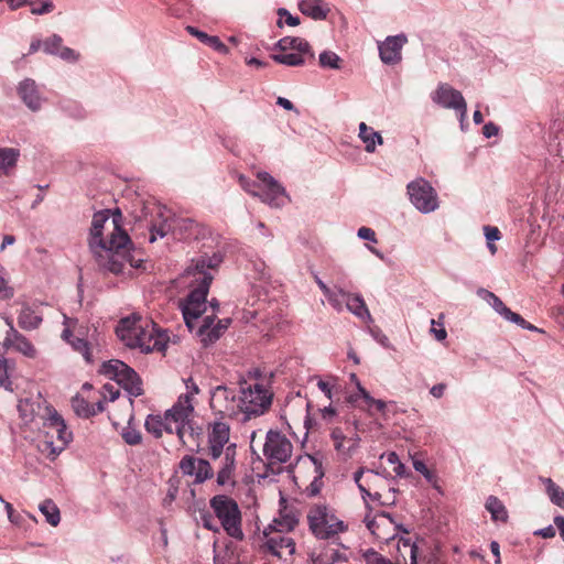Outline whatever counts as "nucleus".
Wrapping results in <instances>:
<instances>
[{
  "mask_svg": "<svg viewBox=\"0 0 564 564\" xmlns=\"http://www.w3.org/2000/svg\"><path fill=\"white\" fill-rule=\"evenodd\" d=\"M122 214L105 209L94 214L90 227L89 249L100 270L112 274H124L127 268L141 267L142 259L132 254V241L121 228Z\"/></svg>",
  "mask_w": 564,
  "mask_h": 564,
  "instance_id": "obj_1",
  "label": "nucleus"
},
{
  "mask_svg": "<svg viewBox=\"0 0 564 564\" xmlns=\"http://www.w3.org/2000/svg\"><path fill=\"white\" fill-rule=\"evenodd\" d=\"M223 262V256L214 252L212 256L204 254L192 260L186 269V275L194 278L189 294L181 303V311L187 328L193 332L196 326V335L204 346L215 343L221 336V330L214 325L215 315L206 316L200 321L202 314L206 311V297L210 283L214 279L213 272Z\"/></svg>",
  "mask_w": 564,
  "mask_h": 564,
  "instance_id": "obj_2",
  "label": "nucleus"
},
{
  "mask_svg": "<svg viewBox=\"0 0 564 564\" xmlns=\"http://www.w3.org/2000/svg\"><path fill=\"white\" fill-rule=\"evenodd\" d=\"M116 334L124 346L142 352L162 351L167 340L166 335L156 329L151 321L137 315L122 318Z\"/></svg>",
  "mask_w": 564,
  "mask_h": 564,
  "instance_id": "obj_3",
  "label": "nucleus"
},
{
  "mask_svg": "<svg viewBox=\"0 0 564 564\" xmlns=\"http://www.w3.org/2000/svg\"><path fill=\"white\" fill-rule=\"evenodd\" d=\"M185 392H182L176 402L166 411L167 417L173 423V429L180 442L183 445L192 446L196 444V436L193 427L195 419V397L199 394L200 389L193 378L183 380Z\"/></svg>",
  "mask_w": 564,
  "mask_h": 564,
  "instance_id": "obj_4",
  "label": "nucleus"
},
{
  "mask_svg": "<svg viewBox=\"0 0 564 564\" xmlns=\"http://www.w3.org/2000/svg\"><path fill=\"white\" fill-rule=\"evenodd\" d=\"M46 417L42 426L45 440L42 451L47 452L53 459L59 455L73 440V433L68 431L65 421L57 411L50 405H44Z\"/></svg>",
  "mask_w": 564,
  "mask_h": 564,
  "instance_id": "obj_5",
  "label": "nucleus"
},
{
  "mask_svg": "<svg viewBox=\"0 0 564 564\" xmlns=\"http://www.w3.org/2000/svg\"><path fill=\"white\" fill-rule=\"evenodd\" d=\"M307 523L312 534L319 540H328L347 530L335 511L324 503H314L307 511Z\"/></svg>",
  "mask_w": 564,
  "mask_h": 564,
  "instance_id": "obj_6",
  "label": "nucleus"
},
{
  "mask_svg": "<svg viewBox=\"0 0 564 564\" xmlns=\"http://www.w3.org/2000/svg\"><path fill=\"white\" fill-rule=\"evenodd\" d=\"M209 503L225 532L238 541L243 540L245 534L241 528V512L238 503L226 495L213 497Z\"/></svg>",
  "mask_w": 564,
  "mask_h": 564,
  "instance_id": "obj_7",
  "label": "nucleus"
},
{
  "mask_svg": "<svg viewBox=\"0 0 564 564\" xmlns=\"http://www.w3.org/2000/svg\"><path fill=\"white\" fill-rule=\"evenodd\" d=\"M241 421L263 414L271 405L272 393L260 383L241 386L239 394Z\"/></svg>",
  "mask_w": 564,
  "mask_h": 564,
  "instance_id": "obj_8",
  "label": "nucleus"
},
{
  "mask_svg": "<svg viewBox=\"0 0 564 564\" xmlns=\"http://www.w3.org/2000/svg\"><path fill=\"white\" fill-rule=\"evenodd\" d=\"M101 372L117 381L131 397L143 394L142 381L139 375L124 362L112 359L102 364Z\"/></svg>",
  "mask_w": 564,
  "mask_h": 564,
  "instance_id": "obj_9",
  "label": "nucleus"
},
{
  "mask_svg": "<svg viewBox=\"0 0 564 564\" xmlns=\"http://www.w3.org/2000/svg\"><path fill=\"white\" fill-rule=\"evenodd\" d=\"M209 405L220 419H234L241 415V405L237 392L227 386H217L209 392Z\"/></svg>",
  "mask_w": 564,
  "mask_h": 564,
  "instance_id": "obj_10",
  "label": "nucleus"
},
{
  "mask_svg": "<svg viewBox=\"0 0 564 564\" xmlns=\"http://www.w3.org/2000/svg\"><path fill=\"white\" fill-rule=\"evenodd\" d=\"M406 193L411 204L422 214H430L440 206L438 195L431 183L417 177L406 185Z\"/></svg>",
  "mask_w": 564,
  "mask_h": 564,
  "instance_id": "obj_11",
  "label": "nucleus"
},
{
  "mask_svg": "<svg viewBox=\"0 0 564 564\" xmlns=\"http://www.w3.org/2000/svg\"><path fill=\"white\" fill-rule=\"evenodd\" d=\"M262 453L269 465L284 464L292 456L293 445L281 432L269 430L265 434Z\"/></svg>",
  "mask_w": 564,
  "mask_h": 564,
  "instance_id": "obj_12",
  "label": "nucleus"
},
{
  "mask_svg": "<svg viewBox=\"0 0 564 564\" xmlns=\"http://www.w3.org/2000/svg\"><path fill=\"white\" fill-rule=\"evenodd\" d=\"M257 178L260 181V196H258L263 203L271 207H281L290 198L285 192V188L269 173L258 172Z\"/></svg>",
  "mask_w": 564,
  "mask_h": 564,
  "instance_id": "obj_13",
  "label": "nucleus"
},
{
  "mask_svg": "<svg viewBox=\"0 0 564 564\" xmlns=\"http://www.w3.org/2000/svg\"><path fill=\"white\" fill-rule=\"evenodd\" d=\"M432 100L443 108L456 110L462 121L466 117L467 105L462 93L447 84L438 85L437 89L432 94Z\"/></svg>",
  "mask_w": 564,
  "mask_h": 564,
  "instance_id": "obj_14",
  "label": "nucleus"
},
{
  "mask_svg": "<svg viewBox=\"0 0 564 564\" xmlns=\"http://www.w3.org/2000/svg\"><path fill=\"white\" fill-rule=\"evenodd\" d=\"M230 426L224 419L216 420L209 424L208 431V455L213 460H218L223 449L229 445Z\"/></svg>",
  "mask_w": 564,
  "mask_h": 564,
  "instance_id": "obj_15",
  "label": "nucleus"
},
{
  "mask_svg": "<svg viewBox=\"0 0 564 564\" xmlns=\"http://www.w3.org/2000/svg\"><path fill=\"white\" fill-rule=\"evenodd\" d=\"M263 536L264 545L272 555L283 558L295 553V542L285 533L264 529Z\"/></svg>",
  "mask_w": 564,
  "mask_h": 564,
  "instance_id": "obj_16",
  "label": "nucleus"
},
{
  "mask_svg": "<svg viewBox=\"0 0 564 564\" xmlns=\"http://www.w3.org/2000/svg\"><path fill=\"white\" fill-rule=\"evenodd\" d=\"M195 223L189 218L165 219L162 224L153 225L150 229V242H154L158 237L163 238L169 231H178L181 238H189Z\"/></svg>",
  "mask_w": 564,
  "mask_h": 564,
  "instance_id": "obj_17",
  "label": "nucleus"
},
{
  "mask_svg": "<svg viewBox=\"0 0 564 564\" xmlns=\"http://www.w3.org/2000/svg\"><path fill=\"white\" fill-rule=\"evenodd\" d=\"M408 39L404 34L388 36L379 43V55L384 64L393 65L401 61V51Z\"/></svg>",
  "mask_w": 564,
  "mask_h": 564,
  "instance_id": "obj_18",
  "label": "nucleus"
},
{
  "mask_svg": "<svg viewBox=\"0 0 564 564\" xmlns=\"http://www.w3.org/2000/svg\"><path fill=\"white\" fill-rule=\"evenodd\" d=\"M236 444H229L223 449V455L219 459V470L217 474V484L225 486L234 484L232 477L236 469Z\"/></svg>",
  "mask_w": 564,
  "mask_h": 564,
  "instance_id": "obj_19",
  "label": "nucleus"
},
{
  "mask_svg": "<svg viewBox=\"0 0 564 564\" xmlns=\"http://www.w3.org/2000/svg\"><path fill=\"white\" fill-rule=\"evenodd\" d=\"M6 323L9 326V330L6 337V344L13 347L17 351L22 355L34 358L36 356V349L33 344L22 334H20L14 327L11 319L7 318Z\"/></svg>",
  "mask_w": 564,
  "mask_h": 564,
  "instance_id": "obj_20",
  "label": "nucleus"
},
{
  "mask_svg": "<svg viewBox=\"0 0 564 564\" xmlns=\"http://www.w3.org/2000/svg\"><path fill=\"white\" fill-rule=\"evenodd\" d=\"M18 94L30 110L37 111L41 109L43 98L33 79L25 78L22 80L18 86Z\"/></svg>",
  "mask_w": 564,
  "mask_h": 564,
  "instance_id": "obj_21",
  "label": "nucleus"
},
{
  "mask_svg": "<svg viewBox=\"0 0 564 564\" xmlns=\"http://www.w3.org/2000/svg\"><path fill=\"white\" fill-rule=\"evenodd\" d=\"M299 524V513L295 509L284 506L276 518L265 528L281 533H289Z\"/></svg>",
  "mask_w": 564,
  "mask_h": 564,
  "instance_id": "obj_22",
  "label": "nucleus"
},
{
  "mask_svg": "<svg viewBox=\"0 0 564 564\" xmlns=\"http://www.w3.org/2000/svg\"><path fill=\"white\" fill-rule=\"evenodd\" d=\"M74 323L70 318H64L65 328L62 333V338L68 343L75 351L83 355L84 359L89 364L93 362V357L89 348V344L82 337L74 336L70 332V325Z\"/></svg>",
  "mask_w": 564,
  "mask_h": 564,
  "instance_id": "obj_23",
  "label": "nucleus"
},
{
  "mask_svg": "<svg viewBox=\"0 0 564 564\" xmlns=\"http://www.w3.org/2000/svg\"><path fill=\"white\" fill-rule=\"evenodd\" d=\"M18 411L20 417L25 424L35 422L37 417L42 421H44L46 417L44 406H42L40 402L33 401L31 399L20 400L18 404Z\"/></svg>",
  "mask_w": 564,
  "mask_h": 564,
  "instance_id": "obj_24",
  "label": "nucleus"
},
{
  "mask_svg": "<svg viewBox=\"0 0 564 564\" xmlns=\"http://www.w3.org/2000/svg\"><path fill=\"white\" fill-rule=\"evenodd\" d=\"M173 423L167 417V413L165 412L164 416L159 414H150L147 416L144 422V427L148 433L152 434L154 437H161L163 432L169 434L175 433L173 429Z\"/></svg>",
  "mask_w": 564,
  "mask_h": 564,
  "instance_id": "obj_25",
  "label": "nucleus"
},
{
  "mask_svg": "<svg viewBox=\"0 0 564 564\" xmlns=\"http://www.w3.org/2000/svg\"><path fill=\"white\" fill-rule=\"evenodd\" d=\"M72 408L78 416L86 419L101 413L105 410L104 400L90 403L78 394L72 399Z\"/></svg>",
  "mask_w": 564,
  "mask_h": 564,
  "instance_id": "obj_26",
  "label": "nucleus"
},
{
  "mask_svg": "<svg viewBox=\"0 0 564 564\" xmlns=\"http://www.w3.org/2000/svg\"><path fill=\"white\" fill-rule=\"evenodd\" d=\"M346 308L359 319L366 323H372L371 314L361 294L349 292L346 301Z\"/></svg>",
  "mask_w": 564,
  "mask_h": 564,
  "instance_id": "obj_27",
  "label": "nucleus"
},
{
  "mask_svg": "<svg viewBox=\"0 0 564 564\" xmlns=\"http://www.w3.org/2000/svg\"><path fill=\"white\" fill-rule=\"evenodd\" d=\"M358 137L365 143V150L368 153L375 152L376 147L383 143L381 134L371 127H368L365 122L359 123Z\"/></svg>",
  "mask_w": 564,
  "mask_h": 564,
  "instance_id": "obj_28",
  "label": "nucleus"
},
{
  "mask_svg": "<svg viewBox=\"0 0 564 564\" xmlns=\"http://www.w3.org/2000/svg\"><path fill=\"white\" fill-rule=\"evenodd\" d=\"M276 47L280 51H295L300 53H307V55L314 57V54L311 51L308 42L302 37L285 36L278 41Z\"/></svg>",
  "mask_w": 564,
  "mask_h": 564,
  "instance_id": "obj_29",
  "label": "nucleus"
},
{
  "mask_svg": "<svg viewBox=\"0 0 564 564\" xmlns=\"http://www.w3.org/2000/svg\"><path fill=\"white\" fill-rule=\"evenodd\" d=\"M299 8L303 14L314 20H324L328 13V9L324 7L321 0H303Z\"/></svg>",
  "mask_w": 564,
  "mask_h": 564,
  "instance_id": "obj_30",
  "label": "nucleus"
},
{
  "mask_svg": "<svg viewBox=\"0 0 564 564\" xmlns=\"http://www.w3.org/2000/svg\"><path fill=\"white\" fill-rule=\"evenodd\" d=\"M384 521H387L388 523L392 524L393 523V519L391 517L390 513L388 512H380L378 514V519L376 518H370L369 514H367L365 517V523H366V527L367 529L373 534L376 535L378 539H381V540H384V541H388L390 539V536H386L383 535L381 532H380V527L384 524Z\"/></svg>",
  "mask_w": 564,
  "mask_h": 564,
  "instance_id": "obj_31",
  "label": "nucleus"
},
{
  "mask_svg": "<svg viewBox=\"0 0 564 564\" xmlns=\"http://www.w3.org/2000/svg\"><path fill=\"white\" fill-rule=\"evenodd\" d=\"M187 31L192 35L197 37L202 43L210 46L215 51H217L219 53H227L228 52L227 46L219 40L218 36L208 35L207 33H205L203 31H199V30H197L194 26H187Z\"/></svg>",
  "mask_w": 564,
  "mask_h": 564,
  "instance_id": "obj_32",
  "label": "nucleus"
},
{
  "mask_svg": "<svg viewBox=\"0 0 564 564\" xmlns=\"http://www.w3.org/2000/svg\"><path fill=\"white\" fill-rule=\"evenodd\" d=\"M42 323V317L30 307H23L18 317V324L26 330L36 329Z\"/></svg>",
  "mask_w": 564,
  "mask_h": 564,
  "instance_id": "obj_33",
  "label": "nucleus"
},
{
  "mask_svg": "<svg viewBox=\"0 0 564 564\" xmlns=\"http://www.w3.org/2000/svg\"><path fill=\"white\" fill-rule=\"evenodd\" d=\"M487 511L491 514L494 521L506 522L508 519V512L500 499L495 496H489L485 505Z\"/></svg>",
  "mask_w": 564,
  "mask_h": 564,
  "instance_id": "obj_34",
  "label": "nucleus"
},
{
  "mask_svg": "<svg viewBox=\"0 0 564 564\" xmlns=\"http://www.w3.org/2000/svg\"><path fill=\"white\" fill-rule=\"evenodd\" d=\"M545 486V491L551 502L564 510V490L557 486L551 478H540Z\"/></svg>",
  "mask_w": 564,
  "mask_h": 564,
  "instance_id": "obj_35",
  "label": "nucleus"
},
{
  "mask_svg": "<svg viewBox=\"0 0 564 564\" xmlns=\"http://www.w3.org/2000/svg\"><path fill=\"white\" fill-rule=\"evenodd\" d=\"M306 53L281 51L280 53L272 54V59L279 64L286 66H300L303 65Z\"/></svg>",
  "mask_w": 564,
  "mask_h": 564,
  "instance_id": "obj_36",
  "label": "nucleus"
},
{
  "mask_svg": "<svg viewBox=\"0 0 564 564\" xmlns=\"http://www.w3.org/2000/svg\"><path fill=\"white\" fill-rule=\"evenodd\" d=\"M365 473V469L364 468H360L358 469L355 474H354V480L355 482L357 484L358 486V489L360 490L361 492V496H362V499L364 501L366 502V507L369 508V503L367 502V499L370 498L371 496V492L369 491V486L371 484L372 480H375L377 478V474H373L371 470H368V473L370 474L367 478H366V484H364L361 481V478H362V475Z\"/></svg>",
  "mask_w": 564,
  "mask_h": 564,
  "instance_id": "obj_37",
  "label": "nucleus"
},
{
  "mask_svg": "<svg viewBox=\"0 0 564 564\" xmlns=\"http://www.w3.org/2000/svg\"><path fill=\"white\" fill-rule=\"evenodd\" d=\"M348 294L349 292H346L340 288H334L328 294L325 295V297L337 313H341L346 306Z\"/></svg>",
  "mask_w": 564,
  "mask_h": 564,
  "instance_id": "obj_38",
  "label": "nucleus"
},
{
  "mask_svg": "<svg viewBox=\"0 0 564 564\" xmlns=\"http://www.w3.org/2000/svg\"><path fill=\"white\" fill-rule=\"evenodd\" d=\"M40 511L44 514L46 521L53 525L56 527L61 521V513L57 508V506L51 500L46 499L44 500L40 507Z\"/></svg>",
  "mask_w": 564,
  "mask_h": 564,
  "instance_id": "obj_39",
  "label": "nucleus"
},
{
  "mask_svg": "<svg viewBox=\"0 0 564 564\" xmlns=\"http://www.w3.org/2000/svg\"><path fill=\"white\" fill-rule=\"evenodd\" d=\"M478 295L482 297L499 315H501L503 318L510 311L503 302L492 292L487 291L485 289H480L478 291Z\"/></svg>",
  "mask_w": 564,
  "mask_h": 564,
  "instance_id": "obj_40",
  "label": "nucleus"
},
{
  "mask_svg": "<svg viewBox=\"0 0 564 564\" xmlns=\"http://www.w3.org/2000/svg\"><path fill=\"white\" fill-rule=\"evenodd\" d=\"M346 561L347 556L345 553L335 549H329L315 560V564H336Z\"/></svg>",
  "mask_w": 564,
  "mask_h": 564,
  "instance_id": "obj_41",
  "label": "nucleus"
},
{
  "mask_svg": "<svg viewBox=\"0 0 564 564\" xmlns=\"http://www.w3.org/2000/svg\"><path fill=\"white\" fill-rule=\"evenodd\" d=\"M318 62L321 67L330 69L341 68V58L333 51H324L319 54Z\"/></svg>",
  "mask_w": 564,
  "mask_h": 564,
  "instance_id": "obj_42",
  "label": "nucleus"
},
{
  "mask_svg": "<svg viewBox=\"0 0 564 564\" xmlns=\"http://www.w3.org/2000/svg\"><path fill=\"white\" fill-rule=\"evenodd\" d=\"M19 151L10 148L0 149V171L6 172L15 165Z\"/></svg>",
  "mask_w": 564,
  "mask_h": 564,
  "instance_id": "obj_43",
  "label": "nucleus"
},
{
  "mask_svg": "<svg viewBox=\"0 0 564 564\" xmlns=\"http://www.w3.org/2000/svg\"><path fill=\"white\" fill-rule=\"evenodd\" d=\"M413 468L417 473L422 474L424 476V478L426 479V481L433 486V488H435L437 490L441 489L438 486L437 476L427 468V466L425 465V463L423 460L414 459Z\"/></svg>",
  "mask_w": 564,
  "mask_h": 564,
  "instance_id": "obj_44",
  "label": "nucleus"
},
{
  "mask_svg": "<svg viewBox=\"0 0 564 564\" xmlns=\"http://www.w3.org/2000/svg\"><path fill=\"white\" fill-rule=\"evenodd\" d=\"M311 459L314 463L318 475L314 478V480L306 488V494L310 497H314L317 494H319V491H321L323 473L321 471L322 464L315 457H311Z\"/></svg>",
  "mask_w": 564,
  "mask_h": 564,
  "instance_id": "obj_45",
  "label": "nucleus"
},
{
  "mask_svg": "<svg viewBox=\"0 0 564 564\" xmlns=\"http://www.w3.org/2000/svg\"><path fill=\"white\" fill-rule=\"evenodd\" d=\"M130 420H132V417ZM121 436L129 445H138L142 441L140 431L131 425V421H129L128 425L122 430Z\"/></svg>",
  "mask_w": 564,
  "mask_h": 564,
  "instance_id": "obj_46",
  "label": "nucleus"
},
{
  "mask_svg": "<svg viewBox=\"0 0 564 564\" xmlns=\"http://www.w3.org/2000/svg\"><path fill=\"white\" fill-rule=\"evenodd\" d=\"M196 482H203L213 476V469L207 460L198 459L193 475Z\"/></svg>",
  "mask_w": 564,
  "mask_h": 564,
  "instance_id": "obj_47",
  "label": "nucleus"
},
{
  "mask_svg": "<svg viewBox=\"0 0 564 564\" xmlns=\"http://www.w3.org/2000/svg\"><path fill=\"white\" fill-rule=\"evenodd\" d=\"M63 46V39L53 34L43 42V51L50 55H56Z\"/></svg>",
  "mask_w": 564,
  "mask_h": 564,
  "instance_id": "obj_48",
  "label": "nucleus"
},
{
  "mask_svg": "<svg viewBox=\"0 0 564 564\" xmlns=\"http://www.w3.org/2000/svg\"><path fill=\"white\" fill-rule=\"evenodd\" d=\"M238 182L240 184V186L247 192L249 193L250 195L257 197V196H260V186H261V183L258 184L256 183L254 181H251L249 180L248 177H246L245 175L240 174L238 176Z\"/></svg>",
  "mask_w": 564,
  "mask_h": 564,
  "instance_id": "obj_49",
  "label": "nucleus"
},
{
  "mask_svg": "<svg viewBox=\"0 0 564 564\" xmlns=\"http://www.w3.org/2000/svg\"><path fill=\"white\" fill-rule=\"evenodd\" d=\"M12 382L9 378V364L6 358L0 357V387H4L8 390H12Z\"/></svg>",
  "mask_w": 564,
  "mask_h": 564,
  "instance_id": "obj_50",
  "label": "nucleus"
},
{
  "mask_svg": "<svg viewBox=\"0 0 564 564\" xmlns=\"http://www.w3.org/2000/svg\"><path fill=\"white\" fill-rule=\"evenodd\" d=\"M444 315L441 314L438 318L442 319ZM431 324V333L434 335L435 339L438 341L444 340L447 337V332L444 328V324L441 321L436 322L435 319H432Z\"/></svg>",
  "mask_w": 564,
  "mask_h": 564,
  "instance_id": "obj_51",
  "label": "nucleus"
},
{
  "mask_svg": "<svg viewBox=\"0 0 564 564\" xmlns=\"http://www.w3.org/2000/svg\"><path fill=\"white\" fill-rule=\"evenodd\" d=\"M365 561L366 564H393L390 560L373 550H369L365 553Z\"/></svg>",
  "mask_w": 564,
  "mask_h": 564,
  "instance_id": "obj_52",
  "label": "nucleus"
},
{
  "mask_svg": "<svg viewBox=\"0 0 564 564\" xmlns=\"http://www.w3.org/2000/svg\"><path fill=\"white\" fill-rule=\"evenodd\" d=\"M197 463H198V459H196V458L184 457L181 460L180 467L184 474L193 476L195 473Z\"/></svg>",
  "mask_w": 564,
  "mask_h": 564,
  "instance_id": "obj_53",
  "label": "nucleus"
},
{
  "mask_svg": "<svg viewBox=\"0 0 564 564\" xmlns=\"http://www.w3.org/2000/svg\"><path fill=\"white\" fill-rule=\"evenodd\" d=\"M278 14L280 20L284 18V23L290 26H296L300 24V19L297 17L292 15L286 9L280 8L278 10ZM282 21H279L278 24L281 25Z\"/></svg>",
  "mask_w": 564,
  "mask_h": 564,
  "instance_id": "obj_54",
  "label": "nucleus"
},
{
  "mask_svg": "<svg viewBox=\"0 0 564 564\" xmlns=\"http://www.w3.org/2000/svg\"><path fill=\"white\" fill-rule=\"evenodd\" d=\"M63 61L74 63L78 61L79 54L76 53L73 48L67 46H62L58 53L56 54Z\"/></svg>",
  "mask_w": 564,
  "mask_h": 564,
  "instance_id": "obj_55",
  "label": "nucleus"
},
{
  "mask_svg": "<svg viewBox=\"0 0 564 564\" xmlns=\"http://www.w3.org/2000/svg\"><path fill=\"white\" fill-rule=\"evenodd\" d=\"M102 389H104V394L100 400H104V403L107 400L112 402L119 398L120 391L118 389H116L112 384H105Z\"/></svg>",
  "mask_w": 564,
  "mask_h": 564,
  "instance_id": "obj_56",
  "label": "nucleus"
},
{
  "mask_svg": "<svg viewBox=\"0 0 564 564\" xmlns=\"http://www.w3.org/2000/svg\"><path fill=\"white\" fill-rule=\"evenodd\" d=\"M332 438L334 441V446H335L336 451L341 452L343 446H344V441L346 438L343 431L340 429L333 430Z\"/></svg>",
  "mask_w": 564,
  "mask_h": 564,
  "instance_id": "obj_57",
  "label": "nucleus"
},
{
  "mask_svg": "<svg viewBox=\"0 0 564 564\" xmlns=\"http://www.w3.org/2000/svg\"><path fill=\"white\" fill-rule=\"evenodd\" d=\"M357 236L360 239L377 242L376 232L369 227H360L358 229Z\"/></svg>",
  "mask_w": 564,
  "mask_h": 564,
  "instance_id": "obj_58",
  "label": "nucleus"
},
{
  "mask_svg": "<svg viewBox=\"0 0 564 564\" xmlns=\"http://www.w3.org/2000/svg\"><path fill=\"white\" fill-rule=\"evenodd\" d=\"M484 231L487 241H496L501 238V234L497 227L485 226Z\"/></svg>",
  "mask_w": 564,
  "mask_h": 564,
  "instance_id": "obj_59",
  "label": "nucleus"
},
{
  "mask_svg": "<svg viewBox=\"0 0 564 564\" xmlns=\"http://www.w3.org/2000/svg\"><path fill=\"white\" fill-rule=\"evenodd\" d=\"M202 523H203V527L209 531H213V532L219 531V527L215 523L213 517L209 513H205L202 516Z\"/></svg>",
  "mask_w": 564,
  "mask_h": 564,
  "instance_id": "obj_60",
  "label": "nucleus"
},
{
  "mask_svg": "<svg viewBox=\"0 0 564 564\" xmlns=\"http://www.w3.org/2000/svg\"><path fill=\"white\" fill-rule=\"evenodd\" d=\"M53 9H54V4H53V2H51V1H44V2L42 3V6H41V7H39V8H32V9H31V13H32V14H36V15H41V14H45V13H50V12H52V11H53Z\"/></svg>",
  "mask_w": 564,
  "mask_h": 564,
  "instance_id": "obj_61",
  "label": "nucleus"
},
{
  "mask_svg": "<svg viewBox=\"0 0 564 564\" xmlns=\"http://www.w3.org/2000/svg\"><path fill=\"white\" fill-rule=\"evenodd\" d=\"M505 319H507V321H509L511 323L517 324L521 328H523L525 323H527V321L521 315H519L518 313L512 312L511 310L505 316Z\"/></svg>",
  "mask_w": 564,
  "mask_h": 564,
  "instance_id": "obj_62",
  "label": "nucleus"
},
{
  "mask_svg": "<svg viewBox=\"0 0 564 564\" xmlns=\"http://www.w3.org/2000/svg\"><path fill=\"white\" fill-rule=\"evenodd\" d=\"M357 389L360 394V397L366 401V403L369 405V409L372 408L373 403L377 399L372 398L370 393L360 384L359 381H357Z\"/></svg>",
  "mask_w": 564,
  "mask_h": 564,
  "instance_id": "obj_63",
  "label": "nucleus"
},
{
  "mask_svg": "<svg viewBox=\"0 0 564 564\" xmlns=\"http://www.w3.org/2000/svg\"><path fill=\"white\" fill-rule=\"evenodd\" d=\"M498 132L499 128L494 122H488L482 128V133L486 138L495 137Z\"/></svg>",
  "mask_w": 564,
  "mask_h": 564,
  "instance_id": "obj_64",
  "label": "nucleus"
}]
</instances>
